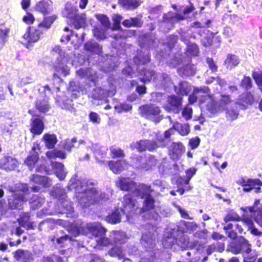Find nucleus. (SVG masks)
Here are the masks:
<instances>
[{
    "label": "nucleus",
    "mask_w": 262,
    "mask_h": 262,
    "mask_svg": "<svg viewBox=\"0 0 262 262\" xmlns=\"http://www.w3.org/2000/svg\"><path fill=\"white\" fill-rule=\"evenodd\" d=\"M14 257L19 261L29 262L32 259V254L28 250L19 249L14 253Z\"/></svg>",
    "instance_id": "nucleus-34"
},
{
    "label": "nucleus",
    "mask_w": 262,
    "mask_h": 262,
    "mask_svg": "<svg viewBox=\"0 0 262 262\" xmlns=\"http://www.w3.org/2000/svg\"><path fill=\"white\" fill-rule=\"evenodd\" d=\"M70 232L73 235L71 236L65 235L57 238V242L61 244L64 240L74 241L73 237H76L80 234L92 236L95 241L101 246H108L113 244L112 238L104 236L106 230L98 223H84L81 222L74 223L71 226Z\"/></svg>",
    "instance_id": "nucleus-3"
},
{
    "label": "nucleus",
    "mask_w": 262,
    "mask_h": 262,
    "mask_svg": "<svg viewBox=\"0 0 262 262\" xmlns=\"http://www.w3.org/2000/svg\"><path fill=\"white\" fill-rule=\"evenodd\" d=\"M242 223L243 224H246L248 226L249 230H250V232L251 234L256 236H261L262 232L261 231H259L256 228H255L253 226V223L251 219H243L242 220Z\"/></svg>",
    "instance_id": "nucleus-60"
},
{
    "label": "nucleus",
    "mask_w": 262,
    "mask_h": 262,
    "mask_svg": "<svg viewBox=\"0 0 262 262\" xmlns=\"http://www.w3.org/2000/svg\"><path fill=\"white\" fill-rule=\"evenodd\" d=\"M197 169L194 167H191L186 171L185 177H179L177 180V183L182 185L183 184L187 185L189 184L192 177L195 174Z\"/></svg>",
    "instance_id": "nucleus-47"
},
{
    "label": "nucleus",
    "mask_w": 262,
    "mask_h": 262,
    "mask_svg": "<svg viewBox=\"0 0 262 262\" xmlns=\"http://www.w3.org/2000/svg\"><path fill=\"white\" fill-rule=\"evenodd\" d=\"M17 164V160L12 156H5L0 159V168L6 171L14 170Z\"/></svg>",
    "instance_id": "nucleus-26"
},
{
    "label": "nucleus",
    "mask_w": 262,
    "mask_h": 262,
    "mask_svg": "<svg viewBox=\"0 0 262 262\" xmlns=\"http://www.w3.org/2000/svg\"><path fill=\"white\" fill-rule=\"evenodd\" d=\"M223 229L225 230L228 236L232 239H235L237 236V233H242L244 230L242 225L236 222L226 223Z\"/></svg>",
    "instance_id": "nucleus-23"
},
{
    "label": "nucleus",
    "mask_w": 262,
    "mask_h": 262,
    "mask_svg": "<svg viewBox=\"0 0 262 262\" xmlns=\"http://www.w3.org/2000/svg\"><path fill=\"white\" fill-rule=\"evenodd\" d=\"M230 98L229 95H222L220 101H214L213 98L210 96H205V100H200V107L205 108L211 114H215L225 109L226 105L230 102Z\"/></svg>",
    "instance_id": "nucleus-5"
},
{
    "label": "nucleus",
    "mask_w": 262,
    "mask_h": 262,
    "mask_svg": "<svg viewBox=\"0 0 262 262\" xmlns=\"http://www.w3.org/2000/svg\"><path fill=\"white\" fill-rule=\"evenodd\" d=\"M122 200V199H121L120 201L121 203H118V208L116 209L115 211L112 212L110 214H108L106 217V221L113 224H115L119 223L121 221V216L122 214H125L126 219L129 221L130 217H132L134 215L133 214V213H130V215L128 216V217L126 216V213H125L123 212L122 210L121 207L122 206L121 201Z\"/></svg>",
    "instance_id": "nucleus-22"
},
{
    "label": "nucleus",
    "mask_w": 262,
    "mask_h": 262,
    "mask_svg": "<svg viewBox=\"0 0 262 262\" xmlns=\"http://www.w3.org/2000/svg\"><path fill=\"white\" fill-rule=\"evenodd\" d=\"M182 98L174 95L168 96L163 107L168 112L178 113L182 107Z\"/></svg>",
    "instance_id": "nucleus-14"
},
{
    "label": "nucleus",
    "mask_w": 262,
    "mask_h": 262,
    "mask_svg": "<svg viewBox=\"0 0 262 262\" xmlns=\"http://www.w3.org/2000/svg\"><path fill=\"white\" fill-rule=\"evenodd\" d=\"M153 80L159 86H169L172 83L170 78L166 73L156 74Z\"/></svg>",
    "instance_id": "nucleus-31"
},
{
    "label": "nucleus",
    "mask_w": 262,
    "mask_h": 262,
    "mask_svg": "<svg viewBox=\"0 0 262 262\" xmlns=\"http://www.w3.org/2000/svg\"><path fill=\"white\" fill-rule=\"evenodd\" d=\"M56 17L54 15L45 17L42 23L39 24L38 26L43 31L50 28L51 25L55 20Z\"/></svg>",
    "instance_id": "nucleus-62"
},
{
    "label": "nucleus",
    "mask_w": 262,
    "mask_h": 262,
    "mask_svg": "<svg viewBox=\"0 0 262 262\" xmlns=\"http://www.w3.org/2000/svg\"><path fill=\"white\" fill-rule=\"evenodd\" d=\"M40 151L39 145L38 143H34L30 155L27 157L25 160V163L29 167V168L32 170L36 165L38 160V152Z\"/></svg>",
    "instance_id": "nucleus-25"
},
{
    "label": "nucleus",
    "mask_w": 262,
    "mask_h": 262,
    "mask_svg": "<svg viewBox=\"0 0 262 262\" xmlns=\"http://www.w3.org/2000/svg\"><path fill=\"white\" fill-rule=\"evenodd\" d=\"M96 181L93 180L78 179L76 175L70 179L68 187L74 189L79 204L82 208H86L100 201L109 199V195L96 187Z\"/></svg>",
    "instance_id": "nucleus-1"
},
{
    "label": "nucleus",
    "mask_w": 262,
    "mask_h": 262,
    "mask_svg": "<svg viewBox=\"0 0 262 262\" xmlns=\"http://www.w3.org/2000/svg\"><path fill=\"white\" fill-rule=\"evenodd\" d=\"M186 232L185 229H181L180 226H178V233L179 237H177L176 244L180 246L182 249L186 248L189 245V238L188 237L183 234Z\"/></svg>",
    "instance_id": "nucleus-33"
},
{
    "label": "nucleus",
    "mask_w": 262,
    "mask_h": 262,
    "mask_svg": "<svg viewBox=\"0 0 262 262\" xmlns=\"http://www.w3.org/2000/svg\"><path fill=\"white\" fill-rule=\"evenodd\" d=\"M108 166L113 172L115 173H118L123 170L127 166V164L124 161H117L116 162L109 161L108 162Z\"/></svg>",
    "instance_id": "nucleus-42"
},
{
    "label": "nucleus",
    "mask_w": 262,
    "mask_h": 262,
    "mask_svg": "<svg viewBox=\"0 0 262 262\" xmlns=\"http://www.w3.org/2000/svg\"><path fill=\"white\" fill-rule=\"evenodd\" d=\"M36 108L40 112L45 113L48 111L49 109V105L47 99H37L36 105Z\"/></svg>",
    "instance_id": "nucleus-63"
},
{
    "label": "nucleus",
    "mask_w": 262,
    "mask_h": 262,
    "mask_svg": "<svg viewBox=\"0 0 262 262\" xmlns=\"http://www.w3.org/2000/svg\"><path fill=\"white\" fill-rule=\"evenodd\" d=\"M174 130L170 128L164 133H158L156 135L155 140H151L154 146V150L158 147H164L168 145L171 142L170 136L173 134Z\"/></svg>",
    "instance_id": "nucleus-11"
},
{
    "label": "nucleus",
    "mask_w": 262,
    "mask_h": 262,
    "mask_svg": "<svg viewBox=\"0 0 262 262\" xmlns=\"http://www.w3.org/2000/svg\"><path fill=\"white\" fill-rule=\"evenodd\" d=\"M7 189L10 192L17 193L19 192H27L29 190L28 185L26 183H16L12 185H8Z\"/></svg>",
    "instance_id": "nucleus-51"
},
{
    "label": "nucleus",
    "mask_w": 262,
    "mask_h": 262,
    "mask_svg": "<svg viewBox=\"0 0 262 262\" xmlns=\"http://www.w3.org/2000/svg\"><path fill=\"white\" fill-rule=\"evenodd\" d=\"M54 50L59 55V57L58 58L59 62L55 66V71L57 73L63 76H66L69 74L70 69L65 63L71 60V62L74 64L73 62H76V60L73 59L71 55H70V54H72V52L66 54L59 46H56Z\"/></svg>",
    "instance_id": "nucleus-7"
},
{
    "label": "nucleus",
    "mask_w": 262,
    "mask_h": 262,
    "mask_svg": "<svg viewBox=\"0 0 262 262\" xmlns=\"http://www.w3.org/2000/svg\"><path fill=\"white\" fill-rule=\"evenodd\" d=\"M63 31L64 33L62 34L60 38V41L61 42L66 43L68 42L70 40L71 36L72 37H75L77 38V42L74 45V46H76L77 43L81 44L83 42L85 35L83 32L80 35V37H79V35L77 33H73L72 31L70 30L68 27H65Z\"/></svg>",
    "instance_id": "nucleus-27"
},
{
    "label": "nucleus",
    "mask_w": 262,
    "mask_h": 262,
    "mask_svg": "<svg viewBox=\"0 0 262 262\" xmlns=\"http://www.w3.org/2000/svg\"><path fill=\"white\" fill-rule=\"evenodd\" d=\"M142 15L138 16L135 17H130L128 19H125L122 25L127 28H130L134 27L136 28H140L143 24V22L142 20Z\"/></svg>",
    "instance_id": "nucleus-38"
},
{
    "label": "nucleus",
    "mask_w": 262,
    "mask_h": 262,
    "mask_svg": "<svg viewBox=\"0 0 262 262\" xmlns=\"http://www.w3.org/2000/svg\"><path fill=\"white\" fill-rule=\"evenodd\" d=\"M150 61V55L148 50H145L144 52L139 53L134 59L137 65L145 64Z\"/></svg>",
    "instance_id": "nucleus-46"
},
{
    "label": "nucleus",
    "mask_w": 262,
    "mask_h": 262,
    "mask_svg": "<svg viewBox=\"0 0 262 262\" xmlns=\"http://www.w3.org/2000/svg\"><path fill=\"white\" fill-rule=\"evenodd\" d=\"M43 30L38 26L37 27H30L28 31L23 35V38L28 42H34L37 41L43 34Z\"/></svg>",
    "instance_id": "nucleus-24"
},
{
    "label": "nucleus",
    "mask_w": 262,
    "mask_h": 262,
    "mask_svg": "<svg viewBox=\"0 0 262 262\" xmlns=\"http://www.w3.org/2000/svg\"><path fill=\"white\" fill-rule=\"evenodd\" d=\"M26 202L24 194L14 193L8 199V207L9 209L20 210Z\"/></svg>",
    "instance_id": "nucleus-17"
},
{
    "label": "nucleus",
    "mask_w": 262,
    "mask_h": 262,
    "mask_svg": "<svg viewBox=\"0 0 262 262\" xmlns=\"http://www.w3.org/2000/svg\"><path fill=\"white\" fill-rule=\"evenodd\" d=\"M131 146L133 149H136L139 151H143L146 150H154L152 141L149 140H141L139 141L133 143Z\"/></svg>",
    "instance_id": "nucleus-30"
},
{
    "label": "nucleus",
    "mask_w": 262,
    "mask_h": 262,
    "mask_svg": "<svg viewBox=\"0 0 262 262\" xmlns=\"http://www.w3.org/2000/svg\"><path fill=\"white\" fill-rule=\"evenodd\" d=\"M50 194L53 197L58 199V202L62 201L67 198V194L65 189L60 185L54 186L50 192Z\"/></svg>",
    "instance_id": "nucleus-35"
},
{
    "label": "nucleus",
    "mask_w": 262,
    "mask_h": 262,
    "mask_svg": "<svg viewBox=\"0 0 262 262\" xmlns=\"http://www.w3.org/2000/svg\"><path fill=\"white\" fill-rule=\"evenodd\" d=\"M67 260V257H61L58 255L53 254L52 255L43 257L39 262H64Z\"/></svg>",
    "instance_id": "nucleus-64"
},
{
    "label": "nucleus",
    "mask_w": 262,
    "mask_h": 262,
    "mask_svg": "<svg viewBox=\"0 0 262 262\" xmlns=\"http://www.w3.org/2000/svg\"><path fill=\"white\" fill-rule=\"evenodd\" d=\"M195 66L190 63L183 66L178 70L179 75L183 77L193 76L195 74Z\"/></svg>",
    "instance_id": "nucleus-36"
},
{
    "label": "nucleus",
    "mask_w": 262,
    "mask_h": 262,
    "mask_svg": "<svg viewBox=\"0 0 262 262\" xmlns=\"http://www.w3.org/2000/svg\"><path fill=\"white\" fill-rule=\"evenodd\" d=\"M36 9L43 14L49 13L52 10L50 1H40L36 5Z\"/></svg>",
    "instance_id": "nucleus-58"
},
{
    "label": "nucleus",
    "mask_w": 262,
    "mask_h": 262,
    "mask_svg": "<svg viewBox=\"0 0 262 262\" xmlns=\"http://www.w3.org/2000/svg\"><path fill=\"white\" fill-rule=\"evenodd\" d=\"M134 163L136 168L148 170L156 165V159L151 156L148 158L137 156L135 159Z\"/></svg>",
    "instance_id": "nucleus-18"
},
{
    "label": "nucleus",
    "mask_w": 262,
    "mask_h": 262,
    "mask_svg": "<svg viewBox=\"0 0 262 262\" xmlns=\"http://www.w3.org/2000/svg\"><path fill=\"white\" fill-rule=\"evenodd\" d=\"M248 244V241L241 236L236 241L231 242L228 245L227 250L234 254L243 253Z\"/></svg>",
    "instance_id": "nucleus-19"
},
{
    "label": "nucleus",
    "mask_w": 262,
    "mask_h": 262,
    "mask_svg": "<svg viewBox=\"0 0 262 262\" xmlns=\"http://www.w3.org/2000/svg\"><path fill=\"white\" fill-rule=\"evenodd\" d=\"M240 62L238 56L234 54H228L224 61V65L227 69L231 70Z\"/></svg>",
    "instance_id": "nucleus-41"
},
{
    "label": "nucleus",
    "mask_w": 262,
    "mask_h": 262,
    "mask_svg": "<svg viewBox=\"0 0 262 262\" xmlns=\"http://www.w3.org/2000/svg\"><path fill=\"white\" fill-rule=\"evenodd\" d=\"M191 91V85L185 81L180 82L178 86H174V91L179 95H187Z\"/></svg>",
    "instance_id": "nucleus-37"
},
{
    "label": "nucleus",
    "mask_w": 262,
    "mask_h": 262,
    "mask_svg": "<svg viewBox=\"0 0 262 262\" xmlns=\"http://www.w3.org/2000/svg\"><path fill=\"white\" fill-rule=\"evenodd\" d=\"M154 191L155 189H152L150 185L141 184L140 191H136L135 193L136 196L144 200L142 207L138 208L136 200L133 199L130 194H127L123 197L121 201L122 210L126 213L127 217L130 215V213H133L134 215L144 213L142 217L149 219V215L153 214L156 208L155 199L151 195V193Z\"/></svg>",
    "instance_id": "nucleus-2"
},
{
    "label": "nucleus",
    "mask_w": 262,
    "mask_h": 262,
    "mask_svg": "<svg viewBox=\"0 0 262 262\" xmlns=\"http://www.w3.org/2000/svg\"><path fill=\"white\" fill-rule=\"evenodd\" d=\"M224 250V244L222 242L213 243L206 248L207 255H210L215 252H222Z\"/></svg>",
    "instance_id": "nucleus-48"
},
{
    "label": "nucleus",
    "mask_w": 262,
    "mask_h": 262,
    "mask_svg": "<svg viewBox=\"0 0 262 262\" xmlns=\"http://www.w3.org/2000/svg\"><path fill=\"white\" fill-rule=\"evenodd\" d=\"M157 235V232L154 227L143 233L141 244L147 251H150L155 248Z\"/></svg>",
    "instance_id": "nucleus-12"
},
{
    "label": "nucleus",
    "mask_w": 262,
    "mask_h": 262,
    "mask_svg": "<svg viewBox=\"0 0 262 262\" xmlns=\"http://www.w3.org/2000/svg\"><path fill=\"white\" fill-rule=\"evenodd\" d=\"M258 90L252 92H247L240 96V100L246 104H251L254 102L258 101L259 98Z\"/></svg>",
    "instance_id": "nucleus-29"
},
{
    "label": "nucleus",
    "mask_w": 262,
    "mask_h": 262,
    "mask_svg": "<svg viewBox=\"0 0 262 262\" xmlns=\"http://www.w3.org/2000/svg\"><path fill=\"white\" fill-rule=\"evenodd\" d=\"M84 49L89 52L99 54L101 52L102 48L95 41L87 42L84 45Z\"/></svg>",
    "instance_id": "nucleus-53"
},
{
    "label": "nucleus",
    "mask_w": 262,
    "mask_h": 262,
    "mask_svg": "<svg viewBox=\"0 0 262 262\" xmlns=\"http://www.w3.org/2000/svg\"><path fill=\"white\" fill-rule=\"evenodd\" d=\"M101 67L102 70L108 73L113 71L118 66V63L116 57L110 56L107 58Z\"/></svg>",
    "instance_id": "nucleus-43"
},
{
    "label": "nucleus",
    "mask_w": 262,
    "mask_h": 262,
    "mask_svg": "<svg viewBox=\"0 0 262 262\" xmlns=\"http://www.w3.org/2000/svg\"><path fill=\"white\" fill-rule=\"evenodd\" d=\"M139 73L140 76H143L142 77H140L139 79L141 81L144 83L147 81H150L152 77L155 75V72L151 70L144 69V70L139 71Z\"/></svg>",
    "instance_id": "nucleus-61"
},
{
    "label": "nucleus",
    "mask_w": 262,
    "mask_h": 262,
    "mask_svg": "<svg viewBox=\"0 0 262 262\" xmlns=\"http://www.w3.org/2000/svg\"><path fill=\"white\" fill-rule=\"evenodd\" d=\"M58 208H56L55 212L50 211L48 209H43L41 212L37 213V216L41 217L42 215H53L55 213L66 214V216L71 217L73 216L74 212V208L72 205V203L68 200L64 199L62 201L57 202Z\"/></svg>",
    "instance_id": "nucleus-8"
},
{
    "label": "nucleus",
    "mask_w": 262,
    "mask_h": 262,
    "mask_svg": "<svg viewBox=\"0 0 262 262\" xmlns=\"http://www.w3.org/2000/svg\"><path fill=\"white\" fill-rule=\"evenodd\" d=\"M244 212H249L250 213H256L262 215V204L260 203L259 200H257L254 202V205L251 207H242L241 208Z\"/></svg>",
    "instance_id": "nucleus-49"
},
{
    "label": "nucleus",
    "mask_w": 262,
    "mask_h": 262,
    "mask_svg": "<svg viewBox=\"0 0 262 262\" xmlns=\"http://www.w3.org/2000/svg\"><path fill=\"white\" fill-rule=\"evenodd\" d=\"M110 85L108 90L102 89L100 88H96L94 89L91 93V97L95 100H102L107 96H113L116 93V81L111 82L110 80Z\"/></svg>",
    "instance_id": "nucleus-10"
},
{
    "label": "nucleus",
    "mask_w": 262,
    "mask_h": 262,
    "mask_svg": "<svg viewBox=\"0 0 262 262\" xmlns=\"http://www.w3.org/2000/svg\"><path fill=\"white\" fill-rule=\"evenodd\" d=\"M185 147L180 142H173L168 147L169 156L172 160L168 163H165L160 168L163 175L177 174L180 171V167L177 165L174 160L178 159L184 152Z\"/></svg>",
    "instance_id": "nucleus-4"
},
{
    "label": "nucleus",
    "mask_w": 262,
    "mask_h": 262,
    "mask_svg": "<svg viewBox=\"0 0 262 262\" xmlns=\"http://www.w3.org/2000/svg\"><path fill=\"white\" fill-rule=\"evenodd\" d=\"M31 182L38 184L39 185L33 186L32 189L33 191H39L41 189L39 185L42 187H48L52 185L51 180L46 176H40L38 174H33L30 177Z\"/></svg>",
    "instance_id": "nucleus-21"
},
{
    "label": "nucleus",
    "mask_w": 262,
    "mask_h": 262,
    "mask_svg": "<svg viewBox=\"0 0 262 262\" xmlns=\"http://www.w3.org/2000/svg\"><path fill=\"white\" fill-rule=\"evenodd\" d=\"M110 237L112 238L113 243L121 244L126 239V234L120 231H113L111 232Z\"/></svg>",
    "instance_id": "nucleus-50"
},
{
    "label": "nucleus",
    "mask_w": 262,
    "mask_h": 262,
    "mask_svg": "<svg viewBox=\"0 0 262 262\" xmlns=\"http://www.w3.org/2000/svg\"><path fill=\"white\" fill-rule=\"evenodd\" d=\"M109 254L111 256L117 257L119 259H122L125 256V251L123 247L116 246L109 251Z\"/></svg>",
    "instance_id": "nucleus-57"
},
{
    "label": "nucleus",
    "mask_w": 262,
    "mask_h": 262,
    "mask_svg": "<svg viewBox=\"0 0 262 262\" xmlns=\"http://www.w3.org/2000/svg\"><path fill=\"white\" fill-rule=\"evenodd\" d=\"M174 129L182 136H186L190 132L189 125L187 123L180 124L176 123L173 125Z\"/></svg>",
    "instance_id": "nucleus-59"
},
{
    "label": "nucleus",
    "mask_w": 262,
    "mask_h": 262,
    "mask_svg": "<svg viewBox=\"0 0 262 262\" xmlns=\"http://www.w3.org/2000/svg\"><path fill=\"white\" fill-rule=\"evenodd\" d=\"M170 212L167 209H164L162 207H156L154 212L151 215H149V220H153L156 222H159L161 220V216H168Z\"/></svg>",
    "instance_id": "nucleus-40"
},
{
    "label": "nucleus",
    "mask_w": 262,
    "mask_h": 262,
    "mask_svg": "<svg viewBox=\"0 0 262 262\" xmlns=\"http://www.w3.org/2000/svg\"><path fill=\"white\" fill-rule=\"evenodd\" d=\"M138 41L142 48H151L154 47V43L155 41L153 39L150 38L149 35L144 34L139 37Z\"/></svg>",
    "instance_id": "nucleus-54"
},
{
    "label": "nucleus",
    "mask_w": 262,
    "mask_h": 262,
    "mask_svg": "<svg viewBox=\"0 0 262 262\" xmlns=\"http://www.w3.org/2000/svg\"><path fill=\"white\" fill-rule=\"evenodd\" d=\"M43 140L45 141V146L48 148H53L56 144L57 140L54 134H46L43 136Z\"/></svg>",
    "instance_id": "nucleus-55"
},
{
    "label": "nucleus",
    "mask_w": 262,
    "mask_h": 262,
    "mask_svg": "<svg viewBox=\"0 0 262 262\" xmlns=\"http://www.w3.org/2000/svg\"><path fill=\"white\" fill-rule=\"evenodd\" d=\"M77 74L81 78L88 79L95 83L98 79L96 72L91 69L81 68L77 71Z\"/></svg>",
    "instance_id": "nucleus-32"
},
{
    "label": "nucleus",
    "mask_w": 262,
    "mask_h": 262,
    "mask_svg": "<svg viewBox=\"0 0 262 262\" xmlns=\"http://www.w3.org/2000/svg\"><path fill=\"white\" fill-rule=\"evenodd\" d=\"M45 202V197L41 194L34 195L30 201L31 208L33 210L40 208Z\"/></svg>",
    "instance_id": "nucleus-44"
},
{
    "label": "nucleus",
    "mask_w": 262,
    "mask_h": 262,
    "mask_svg": "<svg viewBox=\"0 0 262 262\" xmlns=\"http://www.w3.org/2000/svg\"><path fill=\"white\" fill-rule=\"evenodd\" d=\"M236 183L243 187V190L245 192L254 190L255 192L258 193L260 190L259 186L262 185V182L259 179L242 178Z\"/></svg>",
    "instance_id": "nucleus-15"
},
{
    "label": "nucleus",
    "mask_w": 262,
    "mask_h": 262,
    "mask_svg": "<svg viewBox=\"0 0 262 262\" xmlns=\"http://www.w3.org/2000/svg\"><path fill=\"white\" fill-rule=\"evenodd\" d=\"M57 101L62 108H64L71 112L75 111L73 101L67 98V97L63 96L62 98H60Z\"/></svg>",
    "instance_id": "nucleus-52"
},
{
    "label": "nucleus",
    "mask_w": 262,
    "mask_h": 262,
    "mask_svg": "<svg viewBox=\"0 0 262 262\" xmlns=\"http://www.w3.org/2000/svg\"><path fill=\"white\" fill-rule=\"evenodd\" d=\"M117 185L123 191H128L133 193V195L136 196L135 192L140 191V185L137 186V184L129 178H120L117 182Z\"/></svg>",
    "instance_id": "nucleus-16"
},
{
    "label": "nucleus",
    "mask_w": 262,
    "mask_h": 262,
    "mask_svg": "<svg viewBox=\"0 0 262 262\" xmlns=\"http://www.w3.org/2000/svg\"><path fill=\"white\" fill-rule=\"evenodd\" d=\"M178 236V228H168L163 239L164 247L165 248H170L172 245L176 244V238Z\"/></svg>",
    "instance_id": "nucleus-20"
},
{
    "label": "nucleus",
    "mask_w": 262,
    "mask_h": 262,
    "mask_svg": "<svg viewBox=\"0 0 262 262\" xmlns=\"http://www.w3.org/2000/svg\"><path fill=\"white\" fill-rule=\"evenodd\" d=\"M30 132L34 135H40L44 129L42 120L37 116H34L31 119Z\"/></svg>",
    "instance_id": "nucleus-28"
},
{
    "label": "nucleus",
    "mask_w": 262,
    "mask_h": 262,
    "mask_svg": "<svg viewBox=\"0 0 262 262\" xmlns=\"http://www.w3.org/2000/svg\"><path fill=\"white\" fill-rule=\"evenodd\" d=\"M251 245L249 243L248 246L243 252L244 260H247L252 262H255L257 257V253L255 250H252L251 248Z\"/></svg>",
    "instance_id": "nucleus-45"
},
{
    "label": "nucleus",
    "mask_w": 262,
    "mask_h": 262,
    "mask_svg": "<svg viewBox=\"0 0 262 262\" xmlns=\"http://www.w3.org/2000/svg\"><path fill=\"white\" fill-rule=\"evenodd\" d=\"M184 17L181 15L172 11H169L166 13H164L161 19L158 20V23L161 27L162 24H167V28L166 30H163L164 32L168 31L173 27V24L181 20H183Z\"/></svg>",
    "instance_id": "nucleus-13"
},
{
    "label": "nucleus",
    "mask_w": 262,
    "mask_h": 262,
    "mask_svg": "<svg viewBox=\"0 0 262 262\" xmlns=\"http://www.w3.org/2000/svg\"><path fill=\"white\" fill-rule=\"evenodd\" d=\"M51 166L52 168L54 169L57 178L60 181L64 180L67 173L64 169V165L61 163L52 162Z\"/></svg>",
    "instance_id": "nucleus-39"
},
{
    "label": "nucleus",
    "mask_w": 262,
    "mask_h": 262,
    "mask_svg": "<svg viewBox=\"0 0 262 262\" xmlns=\"http://www.w3.org/2000/svg\"><path fill=\"white\" fill-rule=\"evenodd\" d=\"M139 111L142 117L151 120L156 123L159 122L162 119V117L159 116L161 112L160 108L155 104H149L142 105L140 106Z\"/></svg>",
    "instance_id": "nucleus-9"
},
{
    "label": "nucleus",
    "mask_w": 262,
    "mask_h": 262,
    "mask_svg": "<svg viewBox=\"0 0 262 262\" xmlns=\"http://www.w3.org/2000/svg\"><path fill=\"white\" fill-rule=\"evenodd\" d=\"M78 10L71 3H67L62 11L63 16L72 19L73 25L76 29H79L84 26L85 23V14L77 13Z\"/></svg>",
    "instance_id": "nucleus-6"
},
{
    "label": "nucleus",
    "mask_w": 262,
    "mask_h": 262,
    "mask_svg": "<svg viewBox=\"0 0 262 262\" xmlns=\"http://www.w3.org/2000/svg\"><path fill=\"white\" fill-rule=\"evenodd\" d=\"M119 3L125 9H134L139 7L141 2L140 0H119Z\"/></svg>",
    "instance_id": "nucleus-56"
}]
</instances>
